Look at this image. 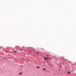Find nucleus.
<instances>
[{
    "label": "nucleus",
    "instance_id": "nucleus-9",
    "mask_svg": "<svg viewBox=\"0 0 76 76\" xmlns=\"http://www.w3.org/2000/svg\"><path fill=\"white\" fill-rule=\"evenodd\" d=\"M37 53V54H38V53Z\"/></svg>",
    "mask_w": 76,
    "mask_h": 76
},
{
    "label": "nucleus",
    "instance_id": "nucleus-8",
    "mask_svg": "<svg viewBox=\"0 0 76 76\" xmlns=\"http://www.w3.org/2000/svg\"><path fill=\"white\" fill-rule=\"evenodd\" d=\"M47 57H48V56H47Z\"/></svg>",
    "mask_w": 76,
    "mask_h": 76
},
{
    "label": "nucleus",
    "instance_id": "nucleus-3",
    "mask_svg": "<svg viewBox=\"0 0 76 76\" xmlns=\"http://www.w3.org/2000/svg\"><path fill=\"white\" fill-rule=\"evenodd\" d=\"M22 73H23L22 72H20V73L19 74V75H21V74H22Z\"/></svg>",
    "mask_w": 76,
    "mask_h": 76
},
{
    "label": "nucleus",
    "instance_id": "nucleus-7",
    "mask_svg": "<svg viewBox=\"0 0 76 76\" xmlns=\"http://www.w3.org/2000/svg\"><path fill=\"white\" fill-rule=\"evenodd\" d=\"M46 62H47V63H48V61H46Z\"/></svg>",
    "mask_w": 76,
    "mask_h": 76
},
{
    "label": "nucleus",
    "instance_id": "nucleus-2",
    "mask_svg": "<svg viewBox=\"0 0 76 76\" xmlns=\"http://www.w3.org/2000/svg\"><path fill=\"white\" fill-rule=\"evenodd\" d=\"M13 53H17V51L16 50H13Z\"/></svg>",
    "mask_w": 76,
    "mask_h": 76
},
{
    "label": "nucleus",
    "instance_id": "nucleus-5",
    "mask_svg": "<svg viewBox=\"0 0 76 76\" xmlns=\"http://www.w3.org/2000/svg\"><path fill=\"white\" fill-rule=\"evenodd\" d=\"M68 73H69V74H70V72H68Z\"/></svg>",
    "mask_w": 76,
    "mask_h": 76
},
{
    "label": "nucleus",
    "instance_id": "nucleus-4",
    "mask_svg": "<svg viewBox=\"0 0 76 76\" xmlns=\"http://www.w3.org/2000/svg\"><path fill=\"white\" fill-rule=\"evenodd\" d=\"M37 68H38V69H39V66H37Z\"/></svg>",
    "mask_w": 76,
    "mask_h": 76
},
{
    "label": "nucleus",
    "instance_id": "nucleus-6",
    "mask_svg": "<svg viewBox=\"0 0 76 76\" xmlns=\"http://www.w3.org/2000/svg\"><path fill=\"white\" fill-rule=\"evenodd\" d=\"M43 70H46V69H44V68H43Z\"/></svg>",
    "mask_w": 76,
    "mask_h": 76
},
{
    "label": "nucleus",
    "instance_id": "nucleus-1",
    "mask_svg": "<svg viewBox=\"0 0 76 76\" xmlns=\"http://www.w3.org/2000/svg\"><path fill=\"white\" fill-rule=\"evenodd\" d=\"M45 60H46V61H47V60H50V58H44Z\"/></svg>",
    "mask_w": 76,
    "mask_h": 76
}]
</instances>
